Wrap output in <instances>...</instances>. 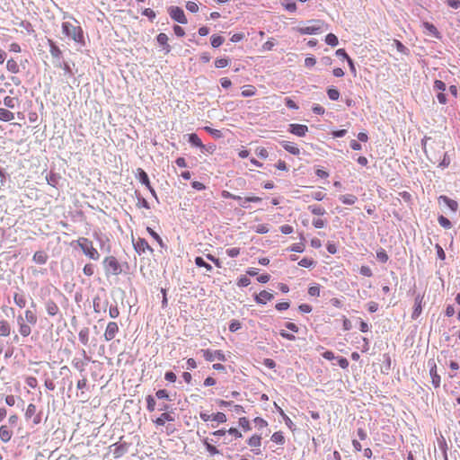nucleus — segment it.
<instances>
[{
    "mask_svg": "<svg viewBox=\"0 0 460 460\" xmlns=\"http://www.w3.org/2000/svg\"><path fill=\"white\" fill-rule=\"evenodd\" d=\"M75 243L86 257L93 261L100 259V253L94 247L93 241L86 237H79Z\"/></svg>",
    "mask_w": 460,
    "mask_h": 460,
    "instance_id": "nucleus-4",
    "label": "nucleus"
},
{
    "mask_svg": "<svg viewBox=\"0 0 460 460\" xmlns=\"http://www.w3.org/2000/svg\"><path fill=\"white\" fill-rule=\"evenodd\" d=\"M137 178L139 181L144 184L146 188H150V181L147 173L141 168L137 169Z\"/></svg>",
    "mask_w": 460,
    "mask_h": 460,
    "instance_id": "nucleus-28",
    "label": "nucleus"
},
{
    "mask_svg": "<svg viewBox=\"0 0 460 460\" xmlns=\"http://www.w3.org/2000/svg\"><path fill=\"white\" fill-rule=\"evenodd\" d=\"M315 263L313 258L305 257L298 262V265L304 268H311L314 267Z\"/></svg>",
    "mask_w": 460,
    "mask_h": 460,
    "instance_id": "nucleus-39",
    "label": "nucleus"
},
{
    "mask_svg": "<svg viewBox=\"0 0 460 460\" xmlns=\"http://www.w3.org/2000/svg\"><path fill=\"white\" fill-rule=\"evenodd\" d=\"M119 314H120L119 309L116 305H111L109 307V315L111 318L115 319V318L119 317Z\"/></svg>",
    "mask_w": 460,
    "mask_h": 460,
    "instance_id": "nucleus-53",
    "label": "nucleus"
},
{
    "mask_svg": "<svg viewBox=\"0 0 460 460\" xmlns=\"http://www.w3.org/2000/svg\"><path fill=\"white\" fill-rule=\"evenodd\" d=\"M239 426L245 431L251 430L250 421L247 418L242 417L238 420Z\"/></svg>",
    "mask_w": 460,
    "mask_h": 460,
    "instance_id": "nucleus-46",
    "label": "nucleus"
},
{
    "mask_svg": "<svg viewBox=\"0 0 460 460\" xmlns=\"http://www.w3.org/2000/svg\"><path fill=\"white\" fill-rule=\"evenodd\" d=\"M247 444H248L249 447H252V451L255 455H261V435H257V434L252 435L247 440Z\"/></svg>",
    "mask_w": 460,
    "mask_h": 460,
    "instance_id": "nucleus-13",
    "label": "nucleus"
},
{
    "mask_svg": "<svg viewBox=\"0 0 460 460\" xmlns=\"http://www.w3.org/2000/svg\"><path fill=\"white\" fill-rule=\"evenodd\" d=\"M14 119V113L7 109L0 108V120L9 122Z\"/></svg>",
    "mask_w": 460,
    "mask_h": 460,
    "instance_id": "nucleus-27",
    "label": "nucleus"
},
{
    "mask_svg": "<svg viewBox=\"0 0 460 460\" xmlns=\"http://www.w3.org/2000/svg\"><path fill=\"white\" fill-rule=\"evenodd\" d=\"M204 445H205L208 452L211 456H215V455L219 454V451L217 449V447L215 446L211 445L210 443H208L207 439L204 440Z\"/></svg>",
    "mask_w": 460,
    "mask_h": 460,
    "instance_id": "nucleus-54",
    "label": "nucleus"
},
{
    "mask_svg": "<svg viewBox=\"0 0 460 460\" xmlns=\"http://www.w3.org/2000/svg\"><path fill=\"white\" fill-rule=\"evenodd\" d=\"M325 42L332 47H335L338 45L339 40L335 34L329 33L325 37Z\"/></svg>",
    "mask_w": 460,
    "mask_h": 460,
    "instance_id": "nucleus-40",
    "label": "nucleus"
},
{
    "mask_svg": "<svg viewBox=\"0 0 460 460\" xmlns=\"http://www.w3.org/2000/svg\"><path fill=\"white\" fill-rule=\"evenodd\" d=\"M271 440L276 444L283 445L285 443V437L283 435V432H274L271 436Z\"/></svg>",
    "mask_w": 460,
    "mask_h": 460,
    "instance_id": "nucleus-37",
    "label": "nucleus"
},
{
    "mask_svg": "<svg viewBox=\"0 0 460 460\" xmlns=\"http://www.w3.org/2000/svg\"><path fill=\"white\" fill-rule=\"evenodd\" d=\"M339 199L345 205H353L358 200V198L353 194L341 195V196H340Z\"/></svg>",
    "mask_w": 460,
    "mask_h": 460,
    "instance_id": "nucleus-30",
    "label": "nucleus"
},
{
    "mask_svg": "<svg viewBox=\"0 0 460 460\" xmlns=\"http://www.w3.org/2000/svg\"><path fill=\"white\" fill-rule=\"evenodd\" d=\"M186 9L191 13H197L199 11V5L192 1H188L186 3Z\"/></svg>",
    "mask_w": 460,
    "mask_h": 460,
    "instance_id": "nucleus-59",
    "label": "nucleus"
},
{
    "mask_svg": "<svg viewBox=\"0 0 460 460\" xmlns=\"http://www.w3.org/2000/svg\"><path fill=\"white\" fill-rule=\"evenodd\" d=\"M282 5L288 12L294 13L296 11V4L294 2V0H284V2L282 3Z\"/></svg>",
    "mask_w": 460,
    "mask_h": 460,
    "instance_id": "nucleus-41",
    "label": "nucleus"
},
{
    "mask_svg": "<svg viewBox=\"0 0 460 460\" xmlns=\"http://www.w3.org/2000/svg\"><path fill=\"white\" fill-rule=\"evenodd\" d=\"M323 22L320 20H311L305 26L297 29L298 32L302 35L316 34L321 30Z\"/></svg>",
    "mask_w": 460,
    "mask_h": 460,
    "instance_id": "nucleus-6",
    "label": "nucleus"
},
{
    "mask_svg": "<svg viewBox=\"0 0 460 460\" xmlns=\"http://www.w3.org/2000/svg\"><path fill=\"white\" fill-rule=\"evenodd\" d=\"M38 317L34 311L27 309L24 312V316H17V324L19 333L22 337H28L31 333V327L37 323Z\"/></svg>",
    "mask_w": 460,
    "mask_h": 460,
    "instance_id": "nucleus-2",
    "label": "nucleus"
},
{
    "mask_svg": "<svg viewBox=\"0 0 460 460\" xmlns=\"http://www.w3.org/2000/svg\"><path fill=\"white\" fill-rule=\"evenodd\" d=\"M4 105L9 109H13L18 103V99L11 96H5L4 98Z\"/></svg>",
    "mask_w": 460,
    "mask_h": 460,
    "instance_id": "nucleus-36",
    "label": "nucleus"
},
{
    "mask_svg": "<svg viewBox=\"0 0 460 460\" xmlns=\"http://www.w3.org/2000/svg\"><path fill=\"white\" fill-rule=\"evenodd\" d=\"M308 294L311 296H316V297L319 296H320V286L319 285L311 286L308 288Z\"/></svg>",
    "mask_w": 460,
    "mask_h": 460,
    "instance_id": "nucleus-57",
    "label": "nucleus"
},
{
    "mask_svg": "<svg viewBox=\"0 0 460 460\" xmlns=\"http://www.w3.org/2000/svg\"><path fill=\"white\" fill-rule=\"evenodd\" d=\"M423 298L424 297L421 295L416 296L415 300H414V308H413V311L411 314L412 319H417L420 315L421 311H422Z\"/></svg>",
    "mask_w": 460,
    "mask_h": 460,
    "instance_id": "nucleus-16",
    "label": "nucleus"
},
{
    "mask_svg": "<svg viewBox=\"0 0 460 460\" xmlns=\"http://www.w3.org/2000/svg\"><path fill=\"white\" fill-rule=\"evenodd\" d=\"M11 324L6 320H0V337H8L11 334Z\"/></svg>",
    "mask_w": 460,
    "mask_h": 460,
    "instance_id": "nucleus-25",
    "label": "nucleus"
},
{
    "mask_svg": "<svg viewBox=\"0 0 460 460\" xmlns=\"http://www.w3.org/2000/svg\"><path fill=\"white\" fill-rule=\"evenodd\" d=\"M359 272L361 275L366 277H371L373 275L372 270L366 265L360 267Z\"/></svg>",
    "mask_w": 460,
    "mask_h": 460,
    "instance_id": "nucleus-61",
    "label": "nucleus"
},
{
    "mask_svg": "<svg viewBox=\"0 0 460 460\" xmlns=\"http://www.w3.org/2000/svg\"><path fill=\"white\" fill-rule=\"evenodd\" d=\"M429 375L431 377V383L435 388H438L440 386L441 378L440 376L438 374L437 371V366L435 362H432L430 369H429Z\"/></svg>",
    "mask_w": 460,
    "mask_h": 460,
    "instance_id": "nucleus-18",
    "label": "nucleus"
},
{
    "mask_svg": "<svg viewBox=\"0 0 460 460\" xmlns=\"http://www.w3.org/2000/svg\"><path fill=\"white\" fill-rule=\"evenodd\" d=\"M212 420L217 421L218 423H224L226 421V416L223 412H217L212 414Z\"/></svg>",
    "mask_w": 460,
    "mask_h": 460,
    "instance_id": "nucleus-51",
    "label": "nucleus"
},
{
    "mask_svg": "<svg viewBox=\"0 0 460 460\" xmlns=\"http://www.w3.org/2000/svg\"><path fill=\"white\" fill-rule=\"evenodd\" d=\"M102 264L106 275H119L121 272L120 264L117 258L114 256L105 257Z\"/></svg>",
    "mask_w": 460,
    "mask_h": 460,
    "instance_id": "nucleus-5",
    "label": "nucleus"
},
{
    "mask_svg": "<svg viewBox=\"0 0 460 460\" xmlns=\"http://www.w3.org/2000/svg\"><path fill=\"white\" fill-rule=\"evenodd\" d=\"M146 410L149 411V412H153L155 411L156 409V402H155V398L151 395V394H148L146 395Z\"/></svg>",
    "mask_w": 460,
    "mask_h": 460,
    "instance_id": "nucleus-34",
    "label": "nucleus"
},
{
    "mask_svg": "<svg viewBox=\"0 0 460 460\" xmlns=\"http://www.w3.org/2000/svg\"><path fill=\"white\" fill-rule=\"evenodd\" d=\"M48 255L43 251H38L33 254L32 260L37 264H45L48 261Z\"/></svg>",
    "mask_w": 460,
    "mask_h": 460,
    "instance_id": "nucleus-26",
    "label": "nucleus"
},
{
    "mask_svg": "<svg viewBox=\"0 0 460 460\" xmlns=\"http://www.w3.org/2000/svg\"><path fill=\"white\" fill-rule=\"evenodd\" d=\"M33 417V423L39 424L41 420L40 415L37 414V407L33 403H30L27 406L26 411H25V418L31 419Z\"/></svg>",
    "mask_w": 460,
    "mask_h": 460,
    "instance_id": "nucleus-14",
    "label": "nucleus"
},
{
    "mask_svg": "<svg viewBox=\"0 0 460 460\" xmlns=\"http://www.w3.org/2000/svg\"><path fill=\"white\" fill-rule=\"evenodd\" d=\"M6 69L12 74H18L20 72V66L13 58H10L6 62Z\"/></svg>",
    "mask_w": 460,
    "mask_h": 460,
    "instance_id": "nucleus-29",
    "label": "nucleus"
},
{
    "mask_svg": "<svg viewBox=\"0 0 460 460\" xmlns=\"http://www.w3.org/2000/svg\"><path fill=\"white\" fill-rule=\"evenodd\" d=\"M422 27L424 28V30H425L424 32L426 34L432 35L433 37H435L436 39H438V40L441 38L440 32L438 31V29L432 23H430L429 22H423Z\"/></svg>",
    "mask_w": 460,
    "mask_h": 460,
    "instance_id": "nucleus-19",
    "label": "nucleus"
},
{
    "mask_svg": "<svg viewBox=\"0 0 460 460\" xmlns=\"http://www.w3.org/2000/svg\"><path fill=\"white\" fill-rule=\"evenodd\" d=\"M13 300H14L15 305L20 308L25 307L26 303H27L26 297L22 294L15 293L13 296Z\"/></svg>",
    "mask_w": 460,
    "mask_h": 460,
    "instance_id": "nucleus-35",
    "label": "nucleus"
},
{
    "mask_svg": "<svg viewBox=\"0 0 460 460\" xmlns=\"http://www.w3.org/2000/svg\"><path fill=\"white\" fill-rule=\"evenodd\" d=\"M442 202L453 212L458 209V203L446 195L438 197V203L441 204Z\"/></svg>",
    "mask_w": 460,
    "mask_h": 460,
    "instance_id": "nucleus-17",
    "label": "nucleus"
},
{
    "mask_svg": "<svg viewBox=\"0 0 460 460\" xmlns=\"http://www.w3.org/2000/svg\"><path fill=\"white\" fill-rule=\"evenodd\" d=\"M26 385L31 388H36L38 385V380L34 376H28L25 379Z\"/></svg>",
    "mask_w": 460,
    "mask_h": 460,
    "instance_id": "nucleus-58",
    "label": "nucleus"
},
{
    "mask_svg": "<svg viewBox=\"0 0 460 460\" xmlns=\"http://www.w3.org/2000/svg\"><path fill=\"white\" fill-rule=\"evenodd\" d=\"M146 231L148 232V234L161 245L163 246L164 245V243H163V240L162 238L160 237V235L155 232L154 231L151 227H146Z\"/></svg>",
    "mask_w": 460,
    "mask_h": 460,
    "instance_id": "nucleus-52",
    "label": "nucleus"
},
{
    "mask_svg": "<svg viewBox=\"0 0 460 460\" xmlns=\"http://www.w3.org/2000/svg\"><path fill=\"white\" fill-rule=\"evenodd\" d=\"M155 397L158 400H167V401H170L169 394H168V392L165 389H160V390L156 391Z\"/></svg>",
    "mask_w": 460,
    "mask_h": 460,
    "instance_id": "nucleus-50",
    "label": "nucleus"
},
{
    "mask_svg": "<svg viewBox=\"0 0 460 460\" xmlns=\"http://www.w3.org/2000/svg\"><path fill=\"white\" fill-rule=\"evenodd\" d=\"M250 283H251L250 279L247 278L246 276L240 277L237 281V285L239 287H247L250 285Z\"/></svg>",
    "mask_w": 460,
    "mask_h": 460,
    "instance_id": "nucleus-62",
    "label": "nucleus"
},
{
    "mask_svg": "<svg viewBox=\"0 0 460 460\" xmlns=\"http://www.w3.org/2000/svg\"><path fill=\"white\" fill-rule=\"evenodd\" d=\"M439 225L445 229H450L452 227V224L449 219H447L444 216H439L438 218Z\"/></svg>",
    "mask_w": 460,
    "mask_h": 460,
    "instance_id": "nucleus-45",
    "label": "nucleus"
},
{
    "mask_svg": "<svg viewBox=\"0 0 460 460\" xmlns=\"http://www.w3.org/2000/svg\"><path fill=\"white\" fill-rule=\"evenodd\" d=\"M119 332V327L116 322H109L104 331V340L106 341H112Z\"/></svg>",
    "mask_w": 460,
    "mask_h": 460,
    "instance_id": "nucleus-9",
    "label": "nucleus"
},
{
    "mask_svg": "<svg viewBox=\"0 0 460 460\" xmlns=\"http://www.w3.org/2000/svg\"><path fill=\"white\" fill-rule=\"evenodd\" d=\"M256 154L261 158H267L269 155L268 150L265 147H258L256 149Z\"/></svg>",
    "mask_w": 460,
    "mask_h": 460,
    "instance_id": "nucleus-64",
    "label": "nucleus"
},
{
    "mask_svg": "<svg viewBox=\"0 0 460 460\" xmlns=\"http://www.w3.org/2000/svg\"><path fill=\"white\" fill-rule=\"evenodd\" d=\"M189 142L194 146L205 148V146L202 144L201 139L195 133H191L189 135Z\"/></svg>",
    "mask_w": 460,
    "mask_h": 460,
    "instance_id": "nucleus-32",
    "label": "nucleus"
},
{
    "mask_svg": "<svg viewBox=\"0 0 460 460\" xmlns=\"http://www.w3.org/2000/svg\"><path fill=\"white\" fill-rule=\"evenodd\" d=\"M112 448V455L114 458H120L123 456L128 449V445L126 442L120 443L117 442L111 446Z\"/></svg>",
    "mask_w": 460,
    "mask_h": 460,
    "instance_id": "nucleus-12",
    "label": "nucleus"
},
{
    "mask_svg": "<svg viewBox=\"0 0 460 460\" xmlns=\"http://www.w3.org/2000/svg\"><path fill=\"white\" fill-rule=\"evenodd\" d=\"M309 210L318 216H323L325 214V209L321 206H309Z\"/></svg>",
    "mask_w": 460,
    "mask_h": 460,
    "instance_id": "nucleus-49",
    "label": "nucleus"
},
{
    "mask_svg": "<svg viewBox=\"0 0 460 460\" xmlns=\"http://www.w3.org/2000/svg\"><path fill=\"white\" fill-rule=\"evenodd\" d=\"M273 298V295L266 290L261 291L255 296V301L258 304L265 305Z\"/></svg>",
    "mask_w": 460,
    "mask_h": 460,
    "instance_id": "nucleus-22",
    "label": "nucleus"
},
{
    "mask_svg": "<svg viewBox=\"0 0 460 460\" xmlns=\"http://www.w3.org/2000/svg\"><path fill=\"white\" fill-rule=\"evenodd\" d=\"M57 66L62 68L65 72V75H68V76H71L73 75V72H72V69L69 66L68 63L65 62V63H59L58 65H57Z\"/></svg>",
    "mask_w": 460,
    "mask_h": 460,
    "instance_id": "nucleus-55",
    "label": "nucleus"
},
{
    "mask_svg": "<svg viewBox=\"0 0 460 460\" xmlns=\"http://www.w3.org/2000/svg\"><path fill=\"white\" fill-rule=\"evenodd\" d=\"M288 131L297 137H304L308 131V127L303 124H290Z\"/></svg>",
    "mask_w": 460,
    "mask_h": 460,
    "instance_id": "nucleus-15",
    "label": "nucleus"
},
{
    "mask_svg": "<svg viewBox=\"0 0 460 460\" xmlns=\"http://www.w3.org/2000/svg\"><path fill=\"white\" fill-rule=\"evenodd\" d=\"M226 254L231 257V258H234V257H237L239 254H240V248L238 247H233V248H230V249H227L226 251Z\"/></svg>",
    "mask_w": 460,
    "mask_h": 460,
    "instance_id": "nucleus-60",
    "label": "nucleus"
},
{
    "mask_svg": "<svg viewBox=\"0 0 460 460\" xmlns=\"http://www.w3.org/2000/svg\"><path fill=\"white\" fill-rule=\"evenodd\" d=\"M229 65V59L228 58H217L215 60V66L217 68H224Z\"/></svg>",
    "mask_w": 460,
    "mask_h": 460,
    "instance_id": "nucleus-48",
    "label": "nucleus"
},
{
    "mask_svg": "<svg viewBox=\"0 0 460 460\" xmlns=\"http://www.w3.org/2000/svg\"><path fill=\"white\" fill-rule=\"evenodd\" d=\"M280 145L287 152L291 155H298L300 154V149L295 143L289 141H281Z\"/></svg>",
    "mask_w": 460,
    "mask_h": 460,
    "instance_id": "nucleus-20",
    "label": "nucleus"
},
{
    "mask_svg": "<svg viewBox=\"0 0 460 460\" xmlns=\"http://www.w3.org/2000/svg\"><path fill=\"white\" fill-rule=\"evenodd\" d=\"M254 423L260 428V429H262V428H265L268 426V422L261 418V417H256L254 420H253Z\"/></svg>",
    "mask_w": 460,
    "mask_h": 460,
    "instance_id": "nucleus-63",
    "label": "nucleus"
},
{
    "mask_svg": "<svg viewBox=\"0 0 460 460\" xmlns=\"http://www.w3.org/2000/svg\"><path fill=\"white\" fill-rule=\"evenodd\" d=\"M78 338H79L80 342L83 345H84V346L88 345V342H89V330H88V328L84 327V328L81 329L79 333H78Z\"/></svg>",
    "mask_w": 460,
    "mask_h": 460,
    "instance_id": "nucleus-31",
    "label": "nucleus"
},
{
    "mask_svg": "<svg viewBox=\"0 0 460 460\" xmlns=\"http://www.w3.org/2000/svg\"><path fill=\"white\" fill-rule=\"evenodd\" d=\"M376 258L379 261L383 262V263H385L387 262L389 257H388V254L386 253V252L384 250V249H379L377 252H376Z\"/></svg>",
    "mask_w": 460,
    "mask_h": 460,
    "instance_id": "nucleus-44",
    "label": "nucleus"
},
{
    "mask_svg": "<svg viewBox=\"0 0 460 460\" xmlns=\"http://www.w3.org/2000/svg\"><path fill=\"white\" fill-rule=\"evenodd\" d=\"M19 422V416L16 413L8 417L7 422L0 425V440L7 444L14 435V429Z\"/></svg>",
    "mask_w": 460,
    "mask_h": 460,
    "instance_id": "nucleus-3",
    "label": "nucleus"
},
{
    "mask_svg": "<svg viewBox=\"0 0 460 460\" xmlns=\"http://www.w3.org/2000/svg\"><path fill=\"white\" fill-rule=\"evenodd\" d=\"M242 89H243L242 90V95L243 97L254 96L256 94V92H257L255 86H253L252 84L244 85Z\"/></svg>",
    "mask_w": 460,
    "mask_h": 460,
    "instance_id": "nucleus-33",
    "label": "nucleus"
},
{
    "mask_svg": "<svg viewBox=\"0 0 460 460\" xmlns=\"http://www.w3.org/2000/svg\"><path fill=\"white\" fill-rule=\"evenodd\" d=\"M433 88L435 91H438L439 93L444 92L446 91V84L441 80H436L434 82Z\"/></svg>",
    "mask_w": 460,
    "mask_h": 460,
    "instance_id": "nucleus-56",
    "label": "nucleus"
},
{
    "mask_svg": "<svg viewBox=\"0 0 460 460\" xmlns=\"http://www.w3.org/2000/svg\"><path fill=\"white\" fill-rule=\"evenodd\" d=\"M48 44L49 47V52L53 58L60 59L62 57V50L52 40H48Z\"/></svg>",
    "mask_w": 460,
    "mask_h": 460,
    "instance_id": "nucleus-21",
    "label": "nucleus"
},
{
    "mask_svg": "<svg viewBox=\"0 0 460 460\" xmlns=\"http://www.w3.org/2000/svg\"><path fill=\"white\" fill-rule=\"evenodd\" d=\"M168 12L171 18L174 21L181 24H186L188 22L185 13L181 8L178 6H171L169 7Z\"/></svg>",
    "mask_w": 460,
    "mask_h": 460,
    "instance_id": "nucleus-8",
    "label": "nucleus"
},
{
    "mask_svg": "<svg viewBox=\"0 0 460 460\" xmlns=\"http://www.w3.org/2000/svg\"><path fill=\"white\" fill-rule=\"evenodd\" d=\"M200 353L202 354L205 360L208 362H213L215 360H218V361H226V357L225 353L220 349H217V350H212L209 349H201Z\"/></svg>",
    "mask_w": 460,
    "mask_h": 460,
    "instance_id": "nucleus-7",
    "label": "nucleus"
},
{
    "mask_svg": "<svg viewBox=\"0 0 460 460\" xmlns=\"http://www.w3.org/2000/svg\"><path fill=\"white\" fill-rule=\"evenodd\" d=\"M211 40V45L213 48H218L220 47L224 42V38L217 34H213L210 38Z\"/></svg>",
    "mask_w": 460,
    "mask_h": 460,
    "instance_id": "nucleus-38",
    "label": "nucleus"
},
{
    "mask_svg": "<svg viewBox=\"0 0 460 460\" xmlns=\"http://www.w3.org/2000/svg\"><path fill=\"white\" fill-rule=\"evenodd\" d=\"M156 40L160 46H163L165 54L171 51V47L168 44V36L165 33H159L156 37Z\"/></svg>",
    "mask_w": 460,
    "mask_h": 460,
    "instance_id": "nucleus-23",
    "label": "nucleus"
},
{
    "mask_svg": "<svg viewBox=\"0 0 460 460\" xmlns=\"http://www.w3.org/2000/svg\"><path fill=\"white\" fill-rule=\"evenodd\" d=\"M327 95L332 101H337L340 98V92L337 89L329 88Z\"/></svg>",
    "mask_w": 460,
    "mask_h": 460,
    "instance_id": "nucleus-47",
    "label": "nucleus"
},
{
    "mask_svg": "<svg viewBox=\"0 0 460 460\" xmlns=\"http://www.w3.org/2000/svg\"><path fill=\"white\" fill-rule=\"evenodd\" d=\"M175 421V416L173 411H164L161 413L156 419L153 420V423L156 427L164 426L166 422Z\"/></svg>",
    "mask_w": 460,
    "mask_h": 460,
    "instance_id": "nucleus-10",
    "label": "nucleus"
},
{
    "mask_svg": "<svg viewBox=\"0 0 460 460\" xmlns=\"http://www.w3.org/2000/svg\"><path fill=\"white\" fill-rule=\"evenodd\" d=\"M45 307L47 314L50 316H55L59 313L58 305L53 300H49L46 303Z\"/></svg>",
    "mask_w": 460,
    "mask_h": 460,
    "instance_id": "nucleus-24",
    "label": "nucleus"
},
{
    "mask_svg": "<svg viewBox=\"0 0 460 460\" xmlns=\"http://www.w3.org/2000/svg\"><path fill=\"white\" fill-rule=\"evenodd\" d=\"M73 20L71 22H63L61 24L62 34L66 39L73 40L75 43L81 46H84V35L82 27L79 25L78 21L70 17Z\"/></svg>",
    "mask_w": 460,
    "mask_h": 460,
    "instance_id": "nucleus-1",
    "label": "nucleus"
},
{
    "mask_svg": "<svg viewBox=\"0 0 460 460\" xmlns=\"http://www.w3.org/2000/svg\"><path fill=\"white\" fill-rule=\"evenodd\" d=\"M83 272L87 277L93 276L94 274V272H95L94 265H93L92 263H86L84 266Z\"/></svg>",
    "mask_w": 460,
    "mask_h": 460,
    "instance_id": "nucleus-43",
    "label": "nucleus"
},
{
    "mask_svg": "<svg viewBox=\"0 0 460 460\" xmlns=\"http://www.w3.org/2000/svg\"><path fill=\"white\" fill-rule=\"evenodd\" d=\"M195 263L198 267H203L205 268L208 271H211L212 270V266L208 263H207L202 257H196L195 259Z\"/></svg>",
    "mask_w": 460,
    "mask_h": 460,
    "instance_id": "nucleus-42",
    "label": "nucleus"
},
{
    "mask_svg": "<svg viewBox=\"0 0 460 460\" xmlns=\"http://www.w3.org/2000/svg\"><path fill=\"white\" fill-rule=\"evenodd\" d=\"M134 247L137 252L138 253H146V252H154V249L148 244L147 241L144 238H137L134 242Z\"/></svg>",
    "mask_w": 460,
    "mask_h": 460,
    "instance_id": "nucleus-11",
    "label": "nucleus"
}]
</instances>
